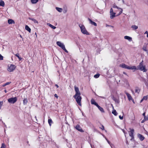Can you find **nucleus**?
<instances>
[{
	"label": "nucleus",
	"instance_id": "obj_1",
	"mask_svg": "<svg viewBox=\"0 0 148 148\" xmlns=\"http://www.w3.org/2000/svg\"><path fill=\"white\" fill-rule=\"evenodd\" d=\"M74 88L75 92V94L73 96V97L75 99L77 103L79 106H81V101L82 98L80 96L81 93L79 91V89L76 86H74Z\"/></svg>",
	"mask_w": 148,
	"mask_h": 148
},
{
	"label": "nucleus",
	"instance_id": "obj_2",
	"mask_svg": "<svg viewBox=\"0 0 148 148\" xmlns=\"http://www.w3.org/2000/svg\"><path fill=\"white\" fill-rule=\"evenodd\" d=\"M120 66L121 67L126 69H132V70H136V67L135 66H130L128 65H127L125 64H123L120 65Z\"/></svg>",
	"mask_w": 148,
	"mask_h": 148
},
{
	"label": "nucleus",
	"instance_id": "obj_3",
	"mask_svg": "<svg viewBox=\"0 0 148 148\" xmlns=\"http://www.w3.org/2000/svg\"><path fill=\"white\" fill-rule=\"evenodd\" d=\"M120 66L121 67L126 69H132V70H136V67L135 66H130L128 65H127L125 64H123L120 65Z\"/></svg>",
	"mask_w": 148,
	"mask_h": 148
},
{
	"label": "nucleus",
	"instance_id": "obj_4",
	"mask_svg": "<svg viewBox=\"0 0 148 148\" xmlns=\"http://www.w3.org/2000/svg\"><path fill=\"white\" fill-rule=\"evenodd\" d=\"M79 26L83 34L86 35L89 34L88 32L87 31L84 26L82 24H79Z\"/></svg>",
	"mask_w": 148,
	"mask_h": 148
},
{
	"label": "nucleus",
	"instance_id": "obj_5",
	"mask_svg": "<svg viewBox=\"0 0 148 148\" xmlns=\"http://www.w3.org/2000/svg\"><path fill=\"white\" fill-rule=\"evenodd\" d=\"M143 61L140 62L139 65L138 66V69H139L141 71H143L144 72H146L147 70L145 69V66H143Z\"/></svg>",
	"mask_w": 148,
	"mask_h": 148
},
{
	"label": "nucleus",
	"instance_id": "obj_6",
	"mask_svg": "<svg viewBox=\"0 0 148 148\" xmlns=\"http://www.w3.org/2000/svg\"><path fill=\"white\" fill-rule=\"evenodd\" d=\"M56 44L58 46L60 47L65 52L67 53H68V51L66 49L65 46L63 43H62L60 41H58L57 42Z\"/></svg>",
	"mask_w": 148,
	"mask_h": 148
},
{
	"label": "nucleus",
	"instance_id": "obj_7",
	"mask_svg": "<svg viewBox=\"0 0 148 148\" xmlns=\"http://www.w3.org/2000/svg\"><path fill=\"white\" fill-rule=\"evenodd\" d=\"M130 131L129 132V135L131 137V140H133L134 139V130L133 129H131V128H129Z\"/></svg>",
	"mask_w": 148,
	"mask_h": 148
},
{
	"label": "nucleus",
	"instance_id": "obj_8",
	"mask_svg": "<svg viewBox=\"0 0 148 148\" xmlns=\"http://www.w3.org/2000/svg\"><path fill=\"white\" fill-rule=\"evenodd\" d=\"M17 100V98L16 97H11L8 99V101L11 103H15Z\"/></svg>",
	"mask_w": 148,
	"mask_h": 148
},
{
	"label": "nucleus",
	"instance_id": "obj_9",
	"mask_svg": "<svg viewBox=\"0 0 148 148\" xmlns=\"http://www.w3.org/2000/svg\"><path fill=\"white\" fill-rule=\"evenodd\" d=\"M8 70L10 72L13 71L16 68L15 66L13 64H11L10 66H8Z\"/></svg>",
	"mask_w": 148,
	"mask_h": 148
},
{
	"label": "nucleus",
	"instance_id": "obj_10",
	"mask_svg": "<svg viewBox=\"0 0 148 148\" xmlns=\"http://www.w3.org/2000/svg\"><path fill=\"white\" fill-rule=\"evenodd\" d=\"M113 8H117L119 10V11H120V12L118 14L119 15H120L122 13L123 11V9L122 8L118 7L116 5H115V4L113 5Z\"/></svg>",
	"mask_w": 148,
	"mask_h": 148
},
{
	"label": "nucleus",
	"instance_id": "obj_11",
	"mask_svg": "<svg viewBox=\"0 0 148 148\" xmlns=\"http://www.w3.org/2000/svg\"><path fill=\"white\" fill-rule=\"evenodd\" d=\"M75 128L77 130L81 132H84V131L81 128L79 125H77L75 127Z\"/></svg>",
	"mask_w": 148,
	"mask_h": 148
},
{
	"label": "nucleus",
	"instance_id": "obj_12",
	"mask_svg": "<svg viewBox=\"0 0 148 148\" xmlns=\"http://www.w3.org/2000/svg\"><path fill=\"white\" fill-rule=\"evenodd\" d=\"M125 93L127 97L128 98V100L129 101L132 100L133 99L131 96V95L129 94L128 93L126 92V91L125 92Z\"/></svg>",
	"mask_w": 148,
	"mask_h": 148
},
{
	"label": "nucleus",
	"instance_id": "obj_13",
	"mask_svg": "<svg viewBox=\"0 0 148 148\" xmlns=\"http://www.w3.org/2000/svg\"><path fill=\"white\" fill-rule=\"evenodd\" d=\"M138 137L141 141L145 139L144 137L140 134H138Z\"/></svg>",
	"mask_w": 148,
	"mask_h": 148
},
{
	"label": "nucleus",
	"instance_id": "obj_14",
	"mask_svg": "<svg viewBox=\"0 0 148 148\" xmlns=\"http://www.w3.org/2000/svg\"><path fill=\"white\" fill-rule=\"evenodd\" d=\"M91 104L94 105L96 106L98 105V104L95 101V100L93 99H91Z\"/></svg>",
	"mask_w": 148,
	"mask_h": 148
},
{
	"label": "nucleus",
	"instance_id": "obj_15",
	"mask_svg": "<svg viewBox=\"0 0 148 148\" xmlns=\"http://www.w3.org/2000/svg\"><path fill=\"white\" fill-rule=\"evenodd\" d=\"M88 20L89 21H90V23L92 25H94L95 26H97V24L96 23L92 21L89 18H88Z\"/></svg>",
	"mask_w": 148,
	"mask_h": 148
},
{
	"label": "nucleus",
	"instance_id": "obj_16",
	"mask_svg": "<svg viewBox=\"0 0 148 148\" xmlns=\"http://www.w3.org/2000/svg\"><path fill=\"white\" fill-rule=\"evenodd\" d=\"M124 38L125 39L128 40L129 41H131L132 40V38L128 36H125Z\"/></svg>",
	"mask_w": 148,
	"mask_h": 148
},
{
	"label": "nucleus",
	"instance_id": "obj_17",
	"mask_svg": "<svg viewBox=\"0 0 148 148\" xmlns=\"http://www.w3.org/2000/svg\"><path fill=\"white\" fill-rule=\"evenodd\" d=\"M110 18L111 19L113 18L115 16L116 13L115 12H112L111 13H110Z\"/></svg>",
	"mask_w": 148,
	"mask_h": 148
},
{
	"label": "nucleus",
	"instance_id": "obj_18",
	"mask_svg": "<svg viewBox=\"0 0 148 148\" xmlns=\"http://www.w3.org/2000/svg\"><path fill=\"white\" fill-rule=\"evenodd\" d=\"M8 23L9 24H14L15 22L14 21L11 19H9L8 20Z\"/></svg>",
	"mask_w": 148,
	"mask_h": 148
},
{
	"label": "nucleus",
	"instance_id": "obj_19",
	"mask_svg": "<svg viewBox=\"0 0 148 148\" xmlns=\"http://www.w3.org/2000/svg\"><path fill=\"white\" fill-rule=\"evenodd\" d=\"M99 109V110L102 112H104V111L103 110V108L101 107L100 106H99L98 105L97 106Z\"/></svg>",
	"mask_w": 148,
	"mask_h": 148
},
{
	"label": "nucleus",
	"instance_id": "obj_20",
	"mask_svg": "<svg viewBox=\"0 0 148 148\" xmlns=\"http://www.w3.org/2000/svg\"><path fill=\"white\" fill-rule=\"evenodd\" d=\"M28 101L26 98H25L23 100V103L24 105H26Z\"/></svg>",
	"mask_w": 148,
	"mask_h": 148
},
{
	"label": "nucleus",
	"instance_id": "obj_21",
	"mask_svg": "<svg viewBox=\"0 0 148 148\" xmlns=\"http://www.w3.org/2000/svg\"><path fill=\"white\" fill-rule=\"evenodd\" d=\"M112 99L113 100H114L115 102L118 103L119 102V99H116V98H115L114 97H113Z\"/></svg>",
	"mask_w": 148,
	"mask_h": 148
},
{
	"label": "nucleus",
	"instance_id": "obj_22",
	"mask_svg": "<svg viewBox=\"0 0 148 148\" xmlns=\"http://www.w3.org/2000/svg\"><path fill=\"white\" fill-rule=\"evenodd\" d=\"M25 29L26 30L28 31L29 32H31V29L28 25H25Z\"/></svg>",
	"mask_w": 148,
	"mask_h": 148
},
{
	"label": "nucleus",
	"instance_id": "obj_23",
	"mask_svg": "<svg viewBox=\"0 0 148 148\" xmlns=\"http://www.w3.org/2000/svg\"><path fill=\"white\" fill-rule=\"evenodd\" d=\"M29 19L34 22L35 23H38V21L35 19L33 18H29Z\"/></svg>",
	"mask_w": 148,
	"mask_h": 148
},
{
	"label": "nucleus",
	"instance_id": "obj_24",
	"mask_svg": "<svg viewBox=\"0 0 148 148\" xmlns=\"http://www.w3.org/2000/svg\"><path fill=\"white\" fill-rule=\"evenodd\" d=\"M5 5V3L2 0H0V6L4 7Z\"/></svg>",
	"mask_w": 148,
	"mask_h": 148
},
{
	"label": "nucleus",
	"instance_id": "obj_25",
	"mask_svg": "<svg viewBox=\"0 0 148 148\" xmlns=\"http://www.w3.org/2000/svg\"><path fill=\"white\" fill-rule=\"evenodd\" d=\"M47 25L50 27H51L53 29H55L56 28V27L54 26H53V25H52L51 24L49 23H48L47 24Z\"/></svg>",
	"mask_w": 148,
	"mask_h": 148
},
{
	"label": "nucleus",
	"instance_id": "obj_26",
	"mask_svg": "<svg viewBox=\"0 0 148 148\" xmlns=\"http://www.w3.org/2000/svg\"><path fill=\"white\" fill-rule=\"evenodd\" d=\"M112 113L114 114L115 116H117L118 113L116 112V110H114L112 112Z\"/></svg>",
	"mask_w": 148,
	"mask_h": 148
},
{
	"label": "nucleus",
	"instance_id": "obj_27",
	"mask_svg": "<svg viewBox=\"0 0 148 148\" xmlns=\"http://www.w3.org/2000/svg\"><path fill=\"white\" fill-rule=\"evenodd\" d=\"M131 27L134 30H136L138 29V27L136 25H133Z\"/></svg>",
	"mask_w": 148,
	"mask_h": 148
},
{
	"label": "nucleus",
	"instance_id": "obj_28",
	"mask_svg": "<svg viewBox=\"0 0 148 148\" xmlns=\"http://www.w3.org/2000/svg\"><path fill=\"white\" fill-rule=\"evenodd\" d=\"M15 55L16 56L18 57L19 59V60H21L22 59V58L19 56V54L18 53L16 54Z\"/></svg>",
	"mask_w": 148,
	"mask_h": 148
},
{
	"label": "nucleus",
	"instance_id": "obj_29",
	"mask_svg": "<svg viewBox=\"0 0 148 148\" xmlns=\"http://www.w3.org/2000/svg\"><path fill=\"white\" fill-rule=\"evenodd\" d=\"M56 9L58 12H61L62 11V9L61 8L56 7Z\"/></svg>",
	"mask_w": 148,
	"mask_h": 148
},
{
	"label": "nucleus",
	"instance_id": "obj_30",
	"mask_svg": "<svg viewBox=\"0 0 148 148\" xmlns=\"http://www.w3.org/2000/svg\"><path fill=\"white\" fill-rule=\"evenodd\" d=\"M48 123L49 124V125L51 126V124L53 123V121L51 119H49L48 120Z\"/></svg>",
	"mask_w": 148,
	"mask_h": 148
},
{
	"label": "nucleus",
	"instance_id": "obj_31",
	"mask_svg": "<svg viewBox=\"0 0 148 148\" xmlns=\"http://www.w3.org/2000/svg\"><path fill=\"white\" fill-rule=\"evenodd\" d=\"M32 3L33 4H35L38 1V0H31Z\"/></svg>",
	"mask_w": 148,
	"mask_h": 148
},
{
	"label": "nucleus",
	"instance_id": "obj_32",
	"mask_svg": "<svg viewBox=\"0 0 148 148\" xmlns=\"http://www.w3.org/2000/svg\"><path fill=\"white\" fill-rule=\"evenodd\" d=\"M143 50L145 51H147V47L145 45H144L143 47Z\"/></svg>",
	"mask_w": 148,
	"mask_h": 148
},
{
	"label": "nucleus",
	"instance_id": "obj_33",
	"mask_svg": "<svg viewBox=\"0 0 148 148\" xmlns=\"http://www.w3.org/2000/svg\"><path fill=\"white\" fill-rule=\"evenodd\" d=\"M100 76V74H96L94 76V77L95 78H98Z\"/></svg>",
	"mask_w": 148,
	"mask_h": 148
},
{
	"label": "nucleus",
	"instance_id": "obj_34",
	"mask_svg": "<svg viewBox=\"0 0 148 148\" xmlns=\"http://www.w3.org/2000/svg\"><path fill=\"white\" fill-rule=\"evenodd\" d=\"M0 148H6V146L4 143L1 144V146Z\"/></svg>",
	"mask_w": 148,
	"mask_h": 148
},
{
	"label": "nucleus",
	"instance_id": "obj_35",
	"mask_svg": "<svg viewBox=\"0 0 148 148\" xmlns=\"http://www.w3.org/2000/svg\"><path fill=\"white\" fill-rule=\"evenodd\" d=\"M148 99V96H144L143 98V100H147Z\"/></svg>",
	"mask_w": 148,
	"mask_h": 148
},
{
	"label": "nucleus",
	"instance_id": "obj_36",
	"mask_svg": "<svg viewBox=\"0 0 148 148\" xmlns=\"http://www.w3.org/2000/svg\"><path fill=\"white\" fill-rule=\"evenodd\" d=\"M11 83V82H6V83L4 84L3 85V87H4L6 85H8L9 84H10V83Z\"/></svg>",
	"mask_w": 148,
	"mask_h": 148
},
{
	"label": "nucleus",
	"instance_id": "obj_37",
	"mask_svg": "<svg viewBox=\"0 0 148 148\" xmlns=\"http://www.w3.org/2000/svg\"><path fill=\"white\" fill-rule=\"evenodd\" d=\"M135 92H137L138 93L139 92L140 90L138 88H136L135 90Z\"/></svg>",
	"mask_w": 148,
	"mask_h": 148
},
{
	"label": "nucleus",
	"instance_id": "obj_38",
	"mask_svg": "<svg viewBox=\"0 0 148 148\" xmlns=\"http://www.w3.org/2000/svg\"><path fill=\"white\" fill-rule=\"evenodd\" d=\"M3 59V57L0 54V60H2Z\"/></svg>",
	"mask_w": 148,
	"mask_h": 148
},
{
	"label": "nucleus",
	"instance_id": "obj_39",
	"mask_svg": "<svg viewBox=\"0 0 148 148\" xmlns=\"http://www.w3.org/2000/svg\"><path fill=\"white\" fill-rule=\"evenodd\" d=\"M112 12H114L112 8H111L110 10V13H111Z\"/></svg>",
	"mask_w": 148,
	"mask_h": 148
},
{
	"label": "nucleus",
	"instance_id": "obj_40",
	"mask_svg": "<svg viewBox=\"0 0 148 148\" xmlns=\"http://www.w3.org/2000/svg\"><path fill=\"white\" fill-rule=\"evenodd\" d=\"M119 119L121 120H122L123 119V116H121L119 115Z\"/></svg>",
	"mask_w": 148,
	"mask_h": 148
},
{
	"label": "nucleus",
	"instance_id": "obj_41",
	"mask_svg": "<svg viewBox=\"0 0 148 148\" xmlns=\"http://www.w3.org/2000/svg\"><path fill=\"white\" fill-rule=\"evenodd\" d=\"M3 104V101H0V106H1Z\"/></svg>",
	"mask_w": 148,
	"mask_h": 148
},
{
	"label": "nucleus",
	"instance_id": "obj_42",
	"mask_svg": "<svg viewBox=\"0 0 148 148\" xmlns=\"http://www.w3.org/2000/svg\"><path fill=\"white\" fill-rule=\"evenodd\" d=\"M67 11V10L66 9L64 10L63 11V12L64 13H65Z\"/></svg>",
	"mask_w": 148,
	"mask_h": 148
},
{
	"label": "nucleus",
	"instance_id": "obj_43",
	"mask_svg": "<svg viewBox=\"0 0 148 148\" xmlns=\"http://www.w3.org/2000/svg\"><path fill=\"white\" fill-rule=\"evenodd\" d=\"M54 97H56L57 98H58V96L56 94H55V95H54Z\"/></svg>",
	"mask_w": 148,
	"mask_h": 148
},
{
	"label": "nucleus",
	"instance_id": "obj_44",
	"mask_svg": "<svg viewBox=\"0 0 148 148\" xmlns=\"http://www.w3.org/2000/svg\"><path fill=\"white\" fill-rule=\"evenodd\" d=\"M105 139H106L107 140V141L108 143L109 144H110V142L107 139V138H105Z\"/></svg>",
	"mask_w": 148,
	"mask_h": 148
},
{
	"label": "nucleus",
	"instance_id": "obj_45",
	"mask_svg": "<svg viewBox=\"0 0 148 148\" xmlns=\"http://www.w3.org/2000/svg\"><path fill=\"white\" fill-rule=\"evenodd\" d=\"M101 128L103 130H104V127L103 126V125H102V127Z\"/></svg>",
	"mask_w": 148,
	"mask_h": 148
},
{
	"label": "nucleus",
	"instance_id": "obj_46",
	"mask_svg": "<svg viewBox=\"0 0 148 148\" xmlns=\"http://www.w3.org/2000/svg\"><path fill=\"white\" fill-rule=\"evenodd\" d=\"M2 123H3V125H4V126L6 127V128H7V126H6V125L5 124V123H3V122H2Z\"/></svg>",
	"mask_w": 148,
	"mask_h": 148
},
{
	"label": "nucleus",
	"instance_id": "obj_47",
	"mask_svg": "<svg viewBox=\"0 0 148 148\" xmlns=\"http://www.w3.org/2000/svg\"><path fill=\"white\" fill-rule=\"evenodd\" d=\"M145 121H146V120H145V119H144L141 122V123H143Z\"/></svg>",
	"mask_w": 148,
	"mask_h": 148
},
{
	"label": "nucleus",
	"instance_id": "obj_48",
	"mask_svg": "<svg viewBox=\"0 0 148 148\" xmlns=\"http://www.w3.org/2000/svg\"><path fill=\"white\" fill-rule=\"evenodd\" d=\"M144 34H147H147H148V32L147 31H146L145 32V33Z\"/></svg>",
	"mask_w": 148,
	"mask_h": 148
},
{
	"label": "nucleus",
	"instance_id": "obj_49",
	"mask_svg": "<svg viewBox=\"0 0 148 148\" xmlns=\"http://www.w3.org/2000/svg\"><path fill=\"white\" fill-rule=\"evenodd\" d=\"M55 86L57 87V88H58L59 87V86L57 84H56Z\"/></svg>",
	"mask_w": 148,
	"mask_h": 148
},
{
	"label": "nucleus",
	"instance_id": "obj_50",
	"mask_svg": "<svg viewBox=\"0 0 148 148\" xmlns=\"http://www.w3.org/2000/svg\"><path fill=\"white\" fill-rule=\"evenodd\" d=\"M143 115L144 116V117L145 116V112L143 114Z\"/></svg>",
	"mask_w": 148,
	"mask_h": 148
},
{
	"label": "nucleus",
	"instance_id": "obj_51",
	"mask_svg": "<svg viewBox=\"0 0 148 148\" xmlns=\"http://www.w3.org/2000/svg\"><path fill=\"white\" fill-rule=\"evenodd\" d=\"M123 73L125 75H127V73L124 72H123Z\"/></svg>",
	"mask_w": 148,
	"mask_h": 148
},
{
	"label": "nucleus",
	"instance_id": "obj_52",
	"mask_svg": "<svg viewBox=\"0 0 148 148\" xmlns=\"http://www.w3.org/2000/svg\"><path fill=\"white\" fill-rule=\"evenodd\" d=\"M100 97L101 98H103V99H105V98L104 97Z\"/></svg>",
	"mask_w": 148,
	"mask_h": 148
},
{
	"label": "nucleus",
	"instance_id": "obj_53",
	"mask_svg": "<svg viewBox=\"0 0 148 148\" xmlns=\"http://www.w3.org/2000/svg\"><path fill=\"white\" fill-rule=\"evenodd\" d=\"M143 100V99H141V100H140V102H142V101Z\"/></svg>",
	"mask_w": 148,
	"mask_h": 148
},
{
	"label": "nucleus",
	"instance_id": "obj_54",
	"mask_svg": "<svg viewBox=\"0 0 148 148\" xmlns=\"http://www.w3.org/2000/svg\"><path fill=\"white\" fill-rule=\"evenodd\" d=\"M4 91L5 92V93H6L7 92V90H5Z\"/></svg>",
	"mask_w": 148,
	"mask_h": 148
},
{
	"label": "nucleus",
	"instance_id": "obj_55",
	"mask_svg": "<svg viewBox=\"0 0 148 148\" xmlns=\"http://www.w3.org/2000/svg\"><path fill=\"white\" fill-rule=\"evenodd\" d=\"M4 131L5 133V129H4Z\"/></svg>",
	"mask_w": 148,
	"mask_h": 148
},
{
	"label": "nucleus",
	"instance_id": "obj_56",
	"mask_svg": "<svg viewBox=\"0 0 148 148\" xmlns=\"http://www.w3.org/2000/svg\"><path fill=\"white\" fill-rule=\"evenodd\" d=\"M122 2L124 3V0H122Z\"/></svg>",
	"mask_w": 148,
	"mask_h": 148
},
{
	"label": "nucleus",
	"instance_id": "obj_57",
	"mask_svg": "<svg viewBox=\"0 0 148 148\" xmlns=\"http://www.w3.org/2000/svg\"><path fill=\"white\" fill-rule=\"evenodd\" d=\"M1 106H0V109H1Z\"/></svg>",
	"mask_w": 148,
	"mask_h": 148
},
{
	"label": "nucleus",
	"instance_id": "obj_58",
	"mask_svg": "<svg viewBox=\"0 0 148 148\" xmlns=\"http://www.w3.org/2000/svg\"><path fill=\"white\" fill-rule=\"evenodd\" d=\"M35 35H36V33H35Z\"/></svg>",
	"mask_w": 148,
	"mask_h": 148
}]
</instances>
